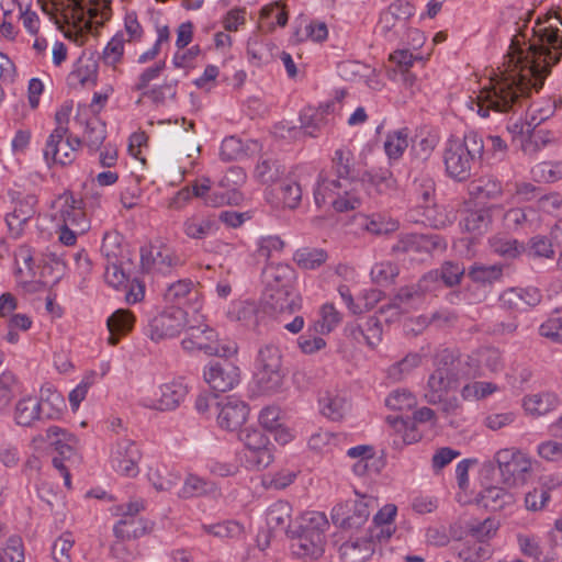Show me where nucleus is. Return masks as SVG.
<instances>
[{"label":"nucleus","mask_w":562,"mask_h":562,"mask_svg":"<svg viewBox=\"0 0 562 562\" xmlns=\"http://www.w3.org/2000/svg\"><path fill=\"white\" fill-rule=\"evenodd\" d=\"M532 32L537 41L526 50L513 43L506 70L498 79H492L491 86L483 88L476 98H470L469 108L481 117H487L490 111L516 112L531 89H541L551 67L560 60L562 36L559 29L550 25Z\"/></svg>","instance_id":"obj_1"},{"label":"nucleus","mask_w":562,"mask_h":562,"mask_svg":"<svg viewBox=\"0 0 562 562\" xmlns=\"http://www.w3.org/2000/svg\"><path fill=\"white\" fill-rule=\"evenodd\" d=\"M352 160V154L348 149L335 150L330 167L319 171L314 186L317 206L328 204L337 212L352 211L360 206Z\"/></svg>","instance_id":"obj_2"},{"label":"nucleus","mask_w":562,"mask_h":562,"mask_svg":"<svg viewBox=\"0 0 562 562\" xmlns=\"http://www.w3.org/2000/svg\"><path fill=\"white\" fill-rule=\"evenodd\" d=\"M435 367L424 395L431 405L441 402L449 391L457 390L462 380L472 379L467 358L463 359L448 349L437 353Z\"/></svg>","instance_id":"obj_3"},{"label":"nucleus","mask_w":562,"mask_h":562,"mask_svg":"<svg viewBox=\"0 0 562 562\" xmlns=\"http://www.w3.org/2000/svg\"><path fill=\"white\" fill-rule=\"evenodd\" d=\"M484 148L482 136L474 131L467 132L463 139L450 138L443 153L447 175L457 181L468 180L473 165L482 158Z\"/></svg>","instance_id":"obj_4"},{"label":"nucleus","mask_w":562,"mask_h":562,"mask_svg":"<svg viewBox=\"0 0 562 562\" xmlns=\"http://www.w3.org/2000/svg\"><path fill=\"white\" fill-rule=\"evenodd\" d=\"M329 528L326 515L322 512H307L291 533V550L299 558L318 559L324 553L325 532Z\"/></svg>","instance_id":"obj_5"},{"label":"nucleus","mask_w":562,"mask_h":562,"mask_svg":"<svg viewBox=\"0 0 562 562\" xmlns=\"http://www.w3.org/2000/svg\"><path fill=\"white\" fill-rule=\"evenodd\" d=\"M378 506V501L373 496L356 493V498L338 503L333 507V524L344 530L359 529Z\"/></svg>","instance_id":"obj_6"},{"label":"nucleus","mask_w":562,"mask_h":562,"mask_svg":"<svg viewBox=\"0 0 562 562\" xmlns=\"http://www.w3.org/2000/svg\"><path fill=\"white\" fill-rule=\"evenodd\" d=\"M181 345L184 350H201L205 355L220 358H229L238 350L235 341L218 340L215 330L207 325L190 326Z\"/></svg>","instance_id":"obj_7"},{"label":"nucleus","mask_w":562,"mask_h":562,"mask_svg":"<svg viewBox=\"0 0 562 562\" xmlns=\"http://www.w3.org/2000/svg\"><path fill=\"white\" fill-rule=\"evenodd\" d=\"M416 9L407 0H394L380 13L379 26L389 42L404 40Z\"/></svg>","instance_id":"obj_8"},{"label":"nucleus","mask_w":562,"mask_h":562,"mask_svg":"<svg viewBox=\"0 0 562 562\" xmlns=\"http://www.w3.org/2000/svg\"><path fill=\"white\" fill-rule=\"evenodd\" d=\"M239 440L245 446V459L248 468L261 470L272 463L273 445L262 430L247 427L239 432Z\"/></svg>","instance_id":"obj_9"},{"label":"nucleus","mask_w":562,"mask_h":562,"mask_svg":"<svg viewBox=\"0 0 562 562\" xmlns=\"http://www.w3.org/2000/svg\"><path fill=\"white\" fill-rule=\"evenodd\" d=\"M256 368L261 387L267 391L277 390L283 380L279 347L273 344L261 346L256 358Z\"/></svg>","instance_id":"obj_10"},{"label":"nucleus","mask_w":562,"mask_h":562,"mask_svg":"<svg viewBox=\"0 0 562 562\" xmlns=\"http://www.w3.org/2000/svg\"><path fill=\"white\" fill-rule=\"evenodd\" d=\"M187 323L182 307L167 308L148 319L145 335L155 342L178 336Z\"/></svg>","instance_id":"obj_11"},{"label":"nucleus","mask_w":562,"mask_h":562,"mask_svg":"<svg viewBox=\"0 0 562 562\" xmlns=\"http://www.w3.org/2000/svg\"><path fill=\"white\" fill-rule=\"evenodd\" d=\"M495 461L498 465L503 482L516 485L526 481L531 470L530 459L522 452L514 449H502L496 452Z\"/></svg>","instance_id":"obj_12"},{"label":"nucleus","mask_w":562,"mask_h":562,"mask_svg":"<svg viewBox=\"0 0 562 562\" xmlns=\"http://www.w3.org/2000/svg\"><path fill=\"white\" fill-rule=\"evenodd\" d=\"M246 180V173L240 167L229 168L220 179L217 188L212 191V195L206 199V205L218 207L225 204H238L241 194L238 191Z\"/></svg>","instance_id":"obj_13"},{"label":"nucleus","mask_w":562,"mask_h":562,"mask_svg":"<svg viewBox=\"0 0 562 562\" xmlns=\"http://www.w3.org/2000/svg\"><path fill=\"white\" fill-rule=\"evenodd\" d=\"M205 382L210 387L220 393L233 390L240 379L239 368L228 358L211 361L203 372Z\"/></svg>","instance_id":"obj_14"},{"label":"nucleus","mask_w":562,"mask_h":562,"mask_svg":"<svg viewBox=\"0 0 562 562\" xmlns=\"http://www.w3.org/2000/svg\"><path fill=\"white\" fill-rule=\"evenodd\" d=\"M446 243L437 234H403L397 241L391 247L395 255L400 254H431L435 250H443Z\"/></svg>","instance_id":"obj_15"},{"label":"nucleus","mask_w":562,"mask_h":562,"mask_svg":"<svg viewBox=\"0 0 562 562\" xmlns=\"http://www.w3.org/2000/svg\"><path fill=\"white\" fill-rule=\"evenodd\" d=\"M139 460L140 452L136 443L127 438L119 440L111 453V465L113 470L130 477H134L138 474Z\"/></svg>","instance_id":"obj_16"},{"label":"nucleus","mask_w":562,"mask_h":562,"mask_svg":"<svg viewBox=\"0 0 562 562\" xmlns=\"http://www.w3.org/2000/svg\"><path fill=\"white\" fill-rule=\"evenodd\" d=\"M187 393L188 389L182 382L172 381L162 384L155 397H143L140 405L157 411H172L180 405Z\"/></svg>","instance_id":"obj_17"},{"label":"nucleus","mask_w":562,"mask_h":562,"mask_svg":"<svg viewBox=\"0 0 562 562\" xmlns=\"http://www.w3.org/2000/svg\"><path fill=\"white\" fill-rule=\"evenodd\" d=\"M177 262V257L166 246L140 248V267L143 272L167 274Z\"/></svg>","instance_id":"obj_18"},{"label":"nucleus","mask_w":562,"mask_h":562,"mask_svg":"<svg viewBox=\"0 0 562 562\" xmlns=\"http://www.w3.org/2000/svg\"><path fill=\"white\" fill-rule=\"evenodd\" d=\"M165 301L196 312L201 308V293L190 279H181L168 285L164 294Z\"/></svg>","instance_id":"obj_19"},{"label":"nucleus","mask_w":562,"mask_h":562,"mask_svg":"<svg viewBox=\"0 0 562 562\" xmlns=\"http://www.w3.org/2000/svg\"><path fill=\"white\" fill-rule=\"evenodd\" d=\"M120 235L117 233L104 234L101 252L106 257L108 265L105 267L104 280L114 289L125 285L127 277L123 269L113 259L116 257L115 248L120 246Z\"/></svg>","instance_id":"obj_20"},{"label":"nucleus","mask_w":562,"mask_h":562,"mask_svg":"<svg viewBox=\"0 0 562 562\" xmlns=\"http://www.w3.org/2000/svg\"><path fill=\"white\" fill-rule=\"evenodd\" d=\"M472 379L484 376L486 372H498L504 368L501 351L493 347H484L467 357Z\"/></svg>","instance_id":"obj_21"},{"label":"nucleus","mask_w":562,"mask_h":562,"mask_svg":"<svg viewBox=\"0 0 562 562\" xmlns=\"http://www.w3.org/2000/svg\"><path fill=\"white\" fill-rule=\"evenodd\" d=\"M217 423L221 428L228 431L237 430L246 422L249 413L248 405L234 396L227 397L224 403H217Z\"/></svg>","instance_id":"obj_22"},{"label":"nucleus","mask_w":562,"mask_h":562,"mask_svg":"<svg viewBox=\"0 0 562 562\" xmlns=\"http://www.w3.org/2000/svg\"><path fill=\"white\" fill-rule=\"evenodd\" d=\"M40 440H47L58 453L56 458L63 462L70 461L77 452L78 440L75 435L58 426H50L46 429L45 436L40 435Z\"/></svg>","instance_id":"obj_23"},{"label":"nucleus","mask_w":562,"mask_h":562,"mask_svg":"<svg viewBox=\"0 0 562 562\" xmlns=\"http://www.w3.org/2000/svg\"><path fill=\"white\" fill-rule=\"evenodd\" d=\"M265 306L271 314H292L301 308V297L294 289H281L265 292Z\"/></svg>","instance_id":"obj_24"},{"label":"nucleus","mask_w":562,"mask_h":562,"mask_svg":"<svg viewBox=\"0 0 562 562\" xmlns=\"http://www.w3.org/2000/svg\"><path fill=\"white\" fill-rule=\"evenodd\" d=\"M397 507L394 504L384 505L374 516L368 529L370 537L379 543L386 542L395 531L394 518Z\"/></svg>","instance_id":"obj_25"},{"label":"nucleus","mask_w":562,"mask_h":562,"mask_svg":"<svg viewBox=\"0 0 562 562\" xmlns=\"http://www.w3.org/2000/svg\"><path fill=\"white\" fill-rule=\"evenodd\" d=\"M423 290L422 284L401 288L389 304L380 307V313L385 314L392 311L391 317L406 313L420 302Z\"/></svg>","instance_id":"obj_26"},{"label":"nucleus","mask_w":562,"mask_h":562,"mask_svg":"<svg viewBox=\"0 0 562 562\" xmlns=\"http://www.w3.org/2000/svg\"><path fill=\"white\" fill-rule=\"evenodd\" d=\"M178 496L183 499L194 497L217 498L221 496V490L216 483L190 473L186 476L183 485L178 492Z\"/></svg>","instance_id":"obj_27"},{"label":"nucleus","mask_w":562,"mask_h":562,"mask_svg":"<svg viewBox=\"0 0 562 562\" xmlns=\"http://www.w3.org/2000/svg\"><path fill=\"white\" fill-rule=\"evenodd\" d=\"M376 542L369 532L364 538L346 541L339 548L340 559L342 562H366L374 553Z\"/></svg>","instance_id":"obj_28"},{"label":"nucleus","mask_w":562,"mask_h":562,"mask_svg":"<svg viewBox=\"0 0 562 562\" xmlns=\"http://www.w3.org/2000/svg\"><path fill=\"white\" fill-rule=\"evenodd\" d=\"M266 291L293 289L295 271L288 263H269L262 271Z\"/></svg>","instance_id":"obj_29"},{"label":"nucleus","mask_w":562,"mask_h":562,"mask_svg":"<svg viewBox=\"0 0 562 562\" xmlns=\"http://www.w3.org/2000/svg\"><path fill=\"white\" fill-rule=\"evenodd\" d=\"M83 143V138L67 136L65 139L61 138L60 142L56 143V146L53 147V150H49L48 140L46 142V146L44 149V159L49 165L50 162L59 164L61 166L69 165L75 159V151L81 146Z\"/></svg>","instance_id":"obj_30"},{"label":"nucleus","mask_w":562,"mask_h":562,"mask_svg":"<svg viewBox=\"0 0 562 562\" xmlns=\"http://www.w3.org/2000/svg\"><path fill=\"white\" fill-rule=\"evenodd\" d=\"M43 407L38 398L25 396L19 400L14 406L13 419L21 427H32L36 422L42 420Z\"/></svg>","instance_id":"obj_31"},{"label":"nucleus","mask_w":562,"mask_h":562,"mask_svg":"<svg viewBox=\"0 0 562 562\" xmlns=\"http://www.w3.org/2000/svg\"><path fill=\"white\" fill-rule=\"evenodd\" d=\"M292 506L289 502L277 501L267 510L266 520L270 529L281 531L291 537L293 529L290 528Z\"/></svg>","instance_id":"obj_32"},{"label":"nucleus","mask_w":562,"mask_h":562,"mask_svg":"<svg viewBox=\"0 0 562 562\" xmlns=\"http://www.w3.org/2000/svg\"><path fill=\"white\" fill-rule=\"evenodd\" d=\"M36 198L27 195L16 202L14 210L5 217L9 229L19 235L22 226L35 214Z\"/></svg>","instance_id":"obj_33"},{"label":"nucleus","mask_w":562,"mask_h":562,"mask_svg":"<svg viewBox=\"0 0 562 562\" xmlns=\"http://www.w3.org/2000/svg\"><path fill=\"white\" fill-rule=\"evenodd\" d=\"M334 104L327 103L318 109L306 108L300 114L301 127L304 133L311 137H316L317 133L328 123L326 115L329 114Z\"/></svg>","instance_id":"obj_34"},{"label":"nucleus","mask_w":562,"mask_h":562,"mask_svg":"<svg viewBox=\"0 0 562 562\" xmlns=\"http://www.w3.org/2000/svg\"><path fill=\"white\" fill-rule=\"evenodd\" d=\"M147 531V522L137 516L121 517L113 527L114 536L123 541L140 538Z\"/></svg>","instance_id":"obj_35"},{"label":"nucleus","mask_w":562,"mask_h":562,"mask_svg":"<svg viewBox=\"0 0 562 562\" xmlns=\"http://www.w3.org/2000/svg\"><path fill=\"white\" fill-rule=\"evenodd\" d=\"M135 317L127 310H117L115 311L106 322L110 336L109 344L114 346L119 342L120 337L126 335L132 330L134 326Z\"/></svg>","instance_id":"obj_36"},{"label":"nucleus","mask_w":562,"mask_h":562,"mask_svg":"<svg viewBox=\"0 0 562 562\" xmlns=\"http://www.w3.org/2000/svg\"><path fill=\"white\" fill-rule=\"evenodd\" d=\"M491 250L507 260L518 258L524 254L525 244L516 238L495 235L488 239Z\"/></svg>","instance_id":"obj_37"},{"label":"nucleus","mask_w":562,"mask_h":562,"mask_svg":"<svg viewBox=\"0 0 562 562\" xmlns=\"http://www.w3.org/2000/svg\"><path fill=\"white\" fill-rule=\"evenodd\" d=\"M216 229V221L198 215L188 217L182 223L183 233L191 239H205L214 234Z\"/></svg>","instance_id":"obj_38"},{"label":"nucleus","mask_w":562,"mask_h":562,"mask_svg":"<svg viewBox=\"0 0 562 562\" xmlns=\"http://www.w3.org/2000/svg\"><path fill=\"white\" fill-rule=\"evenodd\" d=\"M83 143L91 153L98 151L106 138L105 123L97 115L85 121Z\"/></svg>","instance_id":"obj_39"},{"label":"nucleus","mask_w":562,"mask_h":562,"mask_svg":"<svg viewBox=\"0 0 562 562\" xmlns=\"http://www.w3.org/2000/svg\"><path fill=\"white\" fill-rule=\"evenodd\" d=\"M554 246L551 236L536 235L525 244L524 254L530 259H553Z\"/></svg>","instance_id":"obj_40"},{"label":"nucleus","mask_w":562,"mask_h":562,"mask_svg":"<svg viewBox=\"0 0 562 562\" xmlns=\"http://www.w3.org/2000/svg\"><path fill=\"white\" fill-rule=\"evenodd\" d=\"M318 402L321 413L334 422L341 419L348 411L346 398L339 394L326 392Z\"/></svg>","instance_id":"obj_41"},{"label":"nucleus","mask_w":562,"mask_h":562,"mask_svg":"<svg viewBox=\"0 0 562 562\" xmlns=\"http://www.w3.org/2000/svg\"><path fill=\"white\" fill-rule=\"evenodd\" d=\"M492 223V216L488 210H474L469 211L460 221L462 229L475 234L482 235L487 232Z\"/></svg>","instance_id":"obj_42"},{"label":"nucleus","mask_w":562,"mask_h":562,"mask_svg":"<svg viewBox=\"0 0 562 562\" xmlns=\"http://www.w3.org/2000/svg\"><path fill=\"white\" fill-rule=\"evenodd\" d=\"M558 405V397L553 393L533 394L524 400V407L527 413L533 416H542L554 409Z\"/></svg>","instance_id":"obj_43"},{"label":"nucleus","mask_w":562,"mask_h":562,"mask_svg":"<svg viewBox=\"0 0 562 562\" xmlns=\"http://www.w3.org/2000/svg\"><path fill=\"white\" fill-rule=\"evenodd\" d=\"M465 269L462 265L446 261L440 270L430 271L427 276L424 277L422 282H426L429 280H438L439 278L447 286H454L460 283Z\"/></svg>","instance_id":"obj_44"},{"label":"nucleus","mask_w":562,"mask_h":562,"mask_svg":"<svg viewBox=\"0 0 562 562\" xmlns=\"http://www.w3.org/2000/svg\"><path fill=\"white\" fill-rule=\"evenodd\" d=\"M72 111V102L68 101L65 102L55 113V122L56 127L48 136V147L49 150H53L52 148L56 146V143L60 142L61 138L66 137L68 134V123L69 117Z\"/></svg>","instance_id":"obj_45"},{"label":"nucleus","mask_w":562,"mask_h":562,"mask_svg":"<svg viewBox=\"0 0 562 562\" xmlns=\"http://www.w3.org/2000/svg\"><path fill=\"white\" fill-rule=\"evenodd\" d=\"M328 258L327 252L322 248L303 247L293 255V260L302 269L313 270L321 267Z\"/></svg>","instance_id":"obj_46"},{"label":"nucleus","mask_w":562,"mask_h":562,"mask_svg":"<svg viewBox=\"0 0 562 562\" xmlns=\"http://www.w3.org/2000/svg\"><path fill=\"white\" fill-rule=\"evenodd\" d=\"M361 227L373 235H387L398 228V222L383 214L363 216Z\"/></svg>","instance_id":"obj_47"},{"label":"nucleus","mask_w":562,"mask_h":562,"mask_svg":"<svg viewBox=\"0 0 562 562\" xmlns=\"http://www.w3.org/2000/svg\"><path fill=\"white\" fill-rule=\"evenodd\" d=\"M503 265H473L469 271V278L477 283L492 284L497 282L503 277Z\"/></svg>","instance_id":"obj_48"},{"label":"nucleus","mask_w":562,"mask_h":562,"mask_svg":"<svg viewBox=\"0 0 562 562\" xmlns=\"http://www.w3.org/2000/svg\"><path fill=\"white\" fill-rule=\"evenodd\" d=\"M408 147V130L401 128L387 134L384 142V150L392 160L400 159Z\"/></svg>","instance_id":"obj_49"},{"label":"nucleus","mask_w":562,"mask_h":562,"mask_svg":"<svg viewBox=\"0 0 562 562\" xmlns=\"http://www.w3.org/2000/svg\"><path fill=\"white\" fill-rule=\"evenodd\" d=\"M422 362V356L418 352L406 355L401 361L395 362L387 369V378L393 382H400Z\"/></svg>","instance_id":"obj_50"},{"label":"nucleus","mask_w":562,"mask_h":562,"mask_svg":"<svg viewBox=\"0 0 562 562\" xmlns=\"http://www.w3.org/2000/svg\"><path fill=\"white\" fill-rule=\"evenodd\" d=\"M98 77V64L95 60L88 59H79L77 67L70 72L68 80L71 85L76 82L81 86H86L88 83H94Z\"/></svg>","instance_id":"obj_51"},{"label":"nucleus","mask_w":562,"mask_h":562,"mask_svg":"<svg viewBox=\"0 0 562 562\" xmlns=\"http://www.w3.org/2000/svg\"><path fill=\"white\" fill-rule=\"evenodd\" d=\"M46 392H48L47 396H45V392L42 390L41 398H38V403L43 407V413H41L42 420L56 419L60 416L65 406L64 398L56 391L50 392L46 390Z\"/></svg>","instance_id":"obj_52"},{"label":"nucleus","mask_w":562,"mask_h":562,"mask_svg":"<svg viewBox=\"0 0 562 562\" xmlns=\"http://www.w3.org/2000/svg\"><path fill=\"white\" fill-rule=\"evenodd\" d=\"M283 173L284 166L270 158L260 159L255 169L256 178L262 183L276 182Z\"/></svg>","instance_id":"obj_53"},{"label":"nucleus","mask_w":562,"mask_h":562,"mask_svg":"<svg viewBox=\"0 0 562 562\" xmlns=\"http://www.w3.org/2000/svg\"><path fill=\"white\" fill-rule=\"evenodd\" d=\"M148 480L157 491L167 492L178 484L180 476L178 473H173L166 467H162L150 469L148 472Z\"/></svg>","instance_id":"obj_54"},{"label":"nucleus","mask_w":562,"mask_h":562,"mask_svg":"<svg viewBox=\"0 0 562 562\" xmlns=\"http://www.w3.org/2000/svg\"><path fill=\"white\" fill-rule=\"evenodd\" d=\"M536 181L555 182L562 179V161H542L531 168Z\"/></svg>","instance_id":"obj_55"},{"label":"nucleus","mask_w":562,"mask_h":562,"mask_svg":"<svg viewBox=\"0 0 562 562\" xmlns=\"http://www.w3.org/2000/svg\"><path fill=\"white\" fill-rule=\"evenodd\" d=\"M280 199L285 207L295 209L302 199L301 184L292 178H286L280 184Z\"/></svg>","instance_id":"obj_56"},{"label":"nucleus","mask_w":562,"mask_h":562,"mask_svg":"<svg viewBox=\"0 0 562 562\" xmlns=\"http://www.w3.org/2000/svg\"><path fill=\"white\" fill-rule=\"evenodd\" d=\"M202 529L214 537L225 539V538H238L241 536L244 528L243 526L235 520H226L223 522L212 524V525H203Z\"/></svg>","instance_id":"obj_57"},{"label":"nucleus","mask_w":562,"mask_h":562,"mask_svg":"<svg viewBox=\"0 0 562 562\" xmlns=\"http://www.w3.org/2000/svg\"><path fill=\"white\" fill-rule=\"evenodd\" d=\"M481 497L484 506L493 510L502 509L506 504L513 501V496L508 492L497 486L485 488Z\"/></svg>","instance_id":"obj_58"},{"label":"nucleus","mask_w":562,"mask_h":562,"mask_svg":"<svg viewBox=\"0 0 562 562\" xmlns=\"http://www.w3.org/2000/svg\"><path fill=\"white\" fill-rule=\"evenodd\" d=\"M19 391V381L11 371H3L0 374V408L10 405Z\"/></svg>","instance_id":"obj_59"},{"label":"nucleus","mask_w":562,"mask_h":562,"mask_svg":"<svg viewBox=\"0 0 562 562\" xmlns=\"http://www.w3.org/2000/svg\"><path fill=\"white\" fill-rule=\"evenodd\" d=\"M498 390L492 382L477 381L465 384L461 390V396L465 401H477L485 398Z\"/></svg>","instance_id":"obj_60"},{"label":"nucleus","mask_w":562,"mask_h":562,"mask_svg":"<svg viewBox=\"0 0 562 562\" xmlns=\"http://www.w3.org/2000/svg\"><path fill=\"white\" fill-rule=\"evenodd\" d=\"M385 405L393 411H408L416 405V397L408 390L398 389L389 394Z\"/></svg>","instance_id":"obj_61"},{"label":"nucleus","mask_w":562,"mask_h":562,"mask_svg":"<svg viewBox=\"0 0 562 562\" xmlns=\"http://www.w3.org/2000/svg\"><path fill=\"white\" fill-rule=\"evenodd\" d=\"M540 336L553 342H562V313L557 312L550 315L539 327Z\"/></svg>","instance_id":"obj_62"},{"label":"nucleus","mask_w":562,"mask_h":562,"mask_svg":"<svg viewBox=\"0 0 562 562\" xmlns=\"http://www.w3.org/2000/svg\"><path fill=\"white\" fill-rule=\"evenodd\" d=\"M124 34L121 32L111 38L102 53V58L106 65L114 66L121 60L124 53Z\"/></svg>","instance_id":"obj_63"},{"label":"nucleus","mask_w":562,"mask_h":562,"mask_svg":"<svg viewBox=\"0 0 562 562\" xmlns=\"http://www.w3.org/2000/svg\"><path fill=\"white\" fill-rule=\"evenodd\" d=\"M75 544V539L71 533H63L57 538L52 547V555L55 562H71L70 550Z\"/></svg>","instance_id":"obj_64"}]
</instances>
